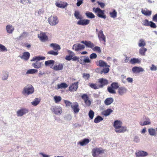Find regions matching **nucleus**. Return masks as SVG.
<instances>
[{"instance_id": "473e14b6", "label": "nucleus", "mask_w": 157, "mask_h": 157, "mask_svg": "<svg viewBox=\"0 0 157 157\" xmlns=\"http://www.w3.org/2000/svg\"><path fill=\"white\" fill-rule=\"evenodd\" d=\"M147 49L144 47H143L139 50V54L142 56H144L145 55V52L147 51Z\"/></svg>"}, {"instance_id": "79ce46f5", "label": "nucleus", "mask_w": 157, "mask_h": 157, "mask_svg": "<svg viewBox=\"0 0 157 157\" xmlns=\"http://www.w3.org/2000/svg\"><path fill=\"white\" fill-rule=\"evenodd\" d=\"M54 61L53 60H49L45 62V64L46 66H50L51 65L53 66L54 65Z\"/></svg>"}, {"instance_id": "6e6d98bb", "label": "nucleus", "mask_w": 157, "mask_h": 157, "mask_svg": "<svg viewBox=\"0 0 157 157\" xmlns=\"http://www.w3.org/2000/svg\"><path fill=\"white\" fill-rule=\"evenodd\" d=\"M48 53L55 56H57L58 54V53L57 52L54 51L53 50H51L48 51Z\"/></svg>"}, {"instance_id": "4d7b16f0", "label": "nucleus", "mask_w": 157, "mask_h": 157, "mask_svg": "<svg viewBox=\"0 0 157 157\" xmlns=\"http://www.w3.org/2000/svg\"><path fill=\"white\" fill-rule=\"evenodd\" d=\"M143 25L145 26H149L150 21H149L148 20L146 19L144 20L143 21Z\"/></svg>"}, {"instance_id": "680f3d73", "label": "nucleus", "mask_w": 157, "mask_h": 157, "mask_svg": "<svg viewBox=\"0 0 157 157\" xmlns=\"http://www.w3.org/2000/svg\"><path fill=\"white\" fill-rule=\"evenodd\" d=\"M97 56L95 53H92L90 56V58L91 59H95L97 58Z\"/></svg>"}, {"instance_id": "a878e982", "label": "nucleus", "mask_w": 157, "mask_h": 157, "mask_svg": "<svg viewBox=\"0 0 157 157\" xmlns=\"http://www.w3.org/2000/svg\"><path fill=\"white\" fill-rule=\"evenodd\" d=\"M90 141V140L89 139L85 138L82 141L78 142V144H80L81 146H85L89 143Z\"/></svg>"}, {"instance_id": "5fc2aeb1", "label": "nucleus", "mask_w": 157, "mask_h": 157, "mask_svg": "<svg viewBox=\"0 0 157 157\" xmlns=\"http://www.w3.org/2000/svg\"><path fill=\"white\" fill-rule=\"evenodd\" d=\"M7 51V49L3 45L0 44V52H6Z\"/></svg>"}, {"instance_id": "aec40b11", "label": "nucleus", "mask_w": 157, "mask_h": 157, "mask_svg": "<svg viewBox=\"0 0 157 157\" xmlns=\"http://www.w3.org/2000/svg\"><path fill=\"white\" fill-rule=\"evenodd\" d=\"M55 4L57 7L63 8L66 7L68 5L67 3L66 2H61L60 3L56 2Z\"/></svg>"}, {"instance_id": "603ef678", "label": "nucleus", "mask_w": 157, "mask_h": 157, "mask_svg": "<svg viewBox=\"0 0 157 157\" xmlns=\"http://www.w3.org/2000/svg\"><path fill=\"white\" fill-rule=\"evenodd\" d=\"M94 112L92 110H90L88 113V115L90 119H92L94 116Z\"/></svg>"}, {"instance_id": "393cba45", "label": "nucleus", "mask_w": 157, "mask_h": 157, "mask_svg": "<svg viewBox=\"0 0 157 157\" xmlns=\"http://www.w3.org/2000/svg\"><path fill=\"white\" fill-rule=\"evenodd\" d=\"M30 54L28 52H24L23 55L20 56L21 58L24 60H28L30 57Z\"/></svg>"}, {"instance_id": "f03ea898", "label": "nucleus", "mask_w": 157, "mask_h": 157, "mask_svg": "<svg viewBox=\"0 0 157 157\" xmlns=\"http://www.w3.org/2000/svg\"><path fill=\"white\" fill-rule=\"evenodd\" d=\"M34 89L32 85L28 84L23 88L22 94L25 96H28L34 93Z\"/></svg>"}, {"instance_id": "4c0bfd02", "label": "nucleus", "mask_w": 157, "mask_h": 157, "mask_svg": "<svg viewBox=\"0 0 157 157\" xmlns=\"http://www.w3.org/2000/svg\"><path fill=\"white\" fill-rule=\"evenodd\" d=\"M68 87L67 85L65 83H62L57 85L58 89L62 88H66Z\"/></svg>"}, {"instance_id": "72a5a7b5", "label": "nucleus", "mask_w": 157, "mask_h": 157, "mask_svg": "<svg viewBox=\"0 0 157 157\" xmlns=\"http://www.w3.org/2000/svg\"><path fill=\"white\" fill-rule=\"evenodd\" d=\"M146 45V43L144 39H141L139 40L138 43V46L139 47H144Z\"/></svg>"}, {"instance_id": "c85d7f7f", "label": "nucleus", "mask_w": 157, "mask_h": 157, "mask_svg": "<svg viewBox=\"0 0 157 157\" xmlns=\"http://www.w3.org/2000/svg\"><path fill=\"white\" fill-rule=\"evenodd\" d=\"M141 60L138 59L133 58L131 59L130 63L132 64H134L135 63H141Z\"/></svg>"}, {"instance_id": "a19ab883", "label": "nucleus", "mask_w": 157, "mask_h": 157, "mask_svg": "<svg viewBox=\"0 0 157 157\" xmlns=\"http://www.w3.org/2000/svg\"><path fill=\"white\" fill-rule=\"evenodd\" d=\"M38 70L36 69H30L27 70L26 72V74H34L37 72Z\"/></svg>"}, {"instance_id": "7ed1b4c3", "label": "nucleus", "mask_w": 157, "mask_h": 157, "mask_svg": "<svg viewBox=\"0 0 157 157\" xmlns=\"http://www.w3.org/2000/svg\"><path fill=\"white\" fill-rule=\"evenodd\" d=\"M93 10L97 13V16L101 18L105 19L106 18V15H105L104 11L101 10L99 8H93Z\"/></svg>"}, {"instance_id": "de8ad7c7", "label": "nucleus", "mask_w": 157, "mask_h": 157, "mask_svg": "<svg viewBox=\"0 0 157 157\" xmlns=\"http://www.w3.org/2000/svg\"><path fill=\"white\" fill-rule=\"evenodd\" d=\"M89 84L90 87L94 89H98V88H100L99 87V86H97L95 84L89 83Z\"/></svg>"}, {"instance_id": "09e8293b", "label": "nucleus", "mask_w": 157, "mask_h": 157, "mask_svg": "<svg viewBox=\"0 0 157 157\" xmlns=\"http://www.w3.org/2000/svg\"><path fill=\"white\" fill-rule=\"evenodd\" d=\"M55 101L56 103H58L60 101L62 98L61 97L59 96H55L54 97Z\"/></svg>"}, {"instance_id": "f257e3e1", "label": "nucleus", "mask_w": 157, "mask_h": 157, "mask_svg": "<svg viewBox=\"0 0 157 157\" xmlns=\"http://www.w3.org/2000/svg\"><path fill=\"white\" fill-rule=\"evenodd\" d=\"M122 122L120 120L115 121L113 126L115 128V131L117 133H124L127 130V128L125 126H122Z\"/></svg>"}, {"instance_id": "c03bdc74", "label": "nucleus", "mask_w": 157, "mask_h": 157, "mask_svg": "<svg viewBox=\"0 0 157 157\" xmlns=\"http://www.w3.org/2000/svg\"><path fill=\"white\" fill-rule=\"evenodd\" d=\"M85 45L88 48H93L94 47V44L90 41H87L86 43L85 44Z\"/></svg>"}, {"instance_id": "864d4df0", "label": "nucleus", "mask_w": 157, "mask_h": 157, "mask_svg": "<svg viewBox=\"0 0 157 157\" xmlns=\"http://www.w3.org/2000/svg\"><path fill=\"white\" fill-rule=\"evenodd\" d=\"M108 91L111 94H114L116 93V91L112 87H109L107 88Z\"/></svg>"}, {"instance_id": "338daca9", "label": "nucleus", "mask_w": 157, "mask_h": 157, "mask_svg": "<svg viewBox=\"0 0 157 157\" xmlns=\"http://www.w3.org/2000/svg\"><path fill=\"white\" fill-rule=\"evenodd\" d=\"M150 69L152 71H156L157 70V67L154 64H152Z\"/></svg>"}, {"instance_id": "4468645a", "label": "nucleus", "mask_w": 157, "mask_h": 157, "mask_svg": "<svg viewBox=\"0 0 157 157\" xmlns=\"http://www.w3.org/2000/svg\"><path fill=\"white\" fill-rule=\"evenodd\" d=\"M136 157H143L148 155V153L146 151H137L135 153Z\"/></svg>"}, {"instance_id": "20e7f679", "label": "nucleus", "mask_w": 157, "mask_h": 157, "mask_svg": "<svg viewBox=\"0 0 157 157\" xmlns=\"http://www.w3.org/2000/svg\"><path fill=\"white\" fill-rule=\"evenodd\" d=\"M49 23L52 26H54L58 24L59 20L57 17L55 15L51 16L48 19Z\"/></svg>"}, {"instance_id": "f704fd0d", "label": "nucleus", "mask_w": 157, "mask_h": 157, "mask_svg": "<svg viewBox=\"0 0 157 157\" xmlns=\"http://www.w3.org/2000/svg\"><path fill=\"white\" fill-rule=\"evenodd\" d=\"M142 13L145 16H150L151 14V11L146 9L141 10Z\"/></svg>"}, {"instance_id": "2eb2a0df", "label": "nucleus", "mask_w": 157, "mask_h": 157, "mask_svg": "<svg viewBox=\"0 0 157 157\" xmlns=\"http://www.w3.org/2000/svg\"><path fill=\"white\" fill-rule=\"evenodd\" d=\"M96 64L97 66H99L100 67H109L110 66L108 65L107 63L104 61L102 60H99L97 61L96 62Z\"/></svg>"}, {"instance_id": "a18cd8bd", "label": "nucleus", "mask_w": 157, "mask_h": 157, "mask_svg": "<svg viewBox=\"0 0 157 157\" xmlns=\"http://www.w3.org/2000/svg\"><path fill=\"white\" fill-rule=\"evenodd\" d=\"M82 57L84 58L83 62L85 64L86 63H91V60L88 56H82Z\"/></svg>"}, {"instance_id": "39448f33", "label": "nucleus", "mask_w": 157, "mask_h": 157, "mask_svg": "<svg viewBox=\"0 0 157 157\" xmlns=\"http://www.w3.org/2000/svg\"><path fill=\"white\" fill-rule=\"evenodd\" d=\"M104 153V151L101 147H95L93 149L92 151V155L94 157H98L100 154Z\"/></svg>"}, {"instance_id": "774afa93", "label": "nucleus", "mask_w": 157, "mask_h": 157, "mask_svg": "<svg viewBox=\"0 0 157 157\" xmlns=\"http://www.w3.org/2000/svg\"><path fill=\"white\" fill-rule=\"evenodd\" d=\"M64 102L66 105L67 106H70V105L71 106V105H72L71 103L69 101L64 100Z\"/></svg>"}, {"instance_id": "dca6fc26", "label": "nucleus", "mask_w": 157, "mask_h": 157, "mask_svg": "<svg viewBox=\"0 0 157 157\" xmlns=\"http://www.w3.org/2000/svg\"><path fill=\"white\" fill-rule=\"evenodd\" d=\"M78 82H74L69 87V90L71 92L76 91L78 88Z\"/></svg>"}, {"instance_id": "ddd939ff", "label": "nucleus", "mask_w": 157, "mask_h": 157, "mask_svg": "<svg viewBox=\"0 0 157 157\" xmlns=\"http://www.w3.org/2000/svg\"><path fill=\"white\" fill-rule=\"evenodd\" d=\"M90 23V21L87 19H80L77 22V24L82 25H86Z\"/></svg>"}, {"instance_id": "8fccbe9b", "label": "nucleus", "mask_w": 157, "mask_h": 157, "mask_svg": "<svg viewBox=\"0 0 157 157\" xmlns=\"http://www.w3.org/2000/svg\"><path fill=\"white\" fill-rule=\"evenodd\" d=\"M111 86L113 88L115 89H118L119 88V86L118 83L117 82H113L111 84Z\"/></svg>"}, {"instance_id": "423d86ee", "label": "nucleus", "mask_w": 157, "mask_h": 157, "mask_svg": "<svg viewBox=\"0 0 157 157\" xmlns=\"http://www.w3.org/2000/svg\"><path fill=\"white\" fill-rule=\"evenodd\" d=\"M97 35L100 42L105 45L106 42V37L104 34L103 31L101 30H99Z\"/></svg>"}, {"instance_id": "b1692460", "label": "nucleus", "mask_w": 157, "mask_h": 157, "mask_svg": "<svg viewBox=\"0 0 157 157\" xmlns=\"http://www.w3.org/2000/svg\"><path fill=\"white\" fill-rule=\"evenodd\" d=\"M113 110L111 109H108L102 111L101 113V115L105 116H109L112 112Z\"/></svg>"}, {"instance_id": "69168bd1", "label": "nucleus", "mask_w": 157, "mask_h": 157, "mask_svg": "<svg viewBox=\"0 0 157 157\" xmlns=\"http://www.w3.org/2000/svg\"><path fill=\"white\" fill-rule=\"evenodd\" d=\"M133 141L136 143H138L140 141V139L138 136H135L133 140Z\"/></svg>"}, {"instance_id": "c756f323", "label": "nucleus", "mask_w": 157, "mask_h": 157, "mask_svg": "<svg viewBox=\"0 0 157 157\" xmlns=\"http://www.w3.org/2000/svg\"><path fill=\"white\" fill-rule=\"evenodd\" d=\"M114 101V100L112 98H109L105 99L104 101V103L106 105H109L112 103Z\"/></svg>"}, {"instance_id": "a211bd4d", "label": "nucleus", "mask_w": 157, "mask_h": 157, "mask_svg": "<svg viewBox=\"0 0 157 157\" xmlns=\"http://www.w3.org/2000/svg\"><path fill=\"white\" fill-rule=\"evenodd\" d=\"M132 71L135 73H138L144 71V69L140 67L135 66L132 68Z\"/></svg>"}, {"instance_id": "e433bc0d", "label": "nucleus", "mask_w": 157, "mask_h": 157, "mask_svg": "<svg viewBox=\"0 0 157 157\" xmlns=\"http://www.w3.org/2000/svg\"><path fill=\"white\" fill-rule=\"evenodd\" d=\"M45 59V57L43 56H36L34 57L33 58V59L31 60V61H33L35 60H37V61H39L40 60H44Z\"/></svg>"}, {"instance_id": "58836bf2", "label": "nucleus", "mask_w": 157, "mask_h": 157, "mask_svg": "<svg viewBox=\"0 0 157 157\" xmlns=\"http://www.w3.org/2000/svg\"><path fill=\"white\" fill-rule=\"evenodd\" d=\"M86 17L89 18H94L95 17V15L92 12L87 11L85 13Z\"/></svg>"}, {"instance_id": "5701e85b", "label": "nucleus", "mask_w": 157, "mask_h": 157, "mask_svg": "<svg viewBox=\"0 0 157 157\" xmlns=\"http://www.w3.org/2000/svg\"><path fill=\"white\" fill-rule=\"evenodd\" d=\"M50 46L52 47L53 49L55 51L58 52V51L60 50L61 48L60 46L57 44L52 43L50 45Z\"/></svg>"}, {"instance_id": "4be33fe9", "label": "nucleus", "mask_w": 157, "mask_h": 157, "mask_svg": "<svg viewBox=\"0 0 157 157\" xmlns=\"http://www.w3.org/2000/svg\"><path fill=\"white\" fill-rule=\"evenodd\" d=\"M6 29L7 33L11 34L14 31V29L12 25H8L6 27Z\"/></svg>"}, {"instance_id": "9d476101", "label": "nucleus", "mask_w": 157, "mask_h": 157, "mask_svg": "<svg viewBox=\"0 0 157 157\" xmlns=\"http://www.w3.org/2000/svg\"><path fill=\"white\" fill-rule=\"evenodd\" d=\"M71 107L75 113H77L79 112L80 109L78 104L77 102L73 103L71 105Z\"/></svg>"}, {"instance_id": "bb28decb", "label": "nucleus", "mask_w": 157, "mask_h": 157, "mask_svg": "<svg viewBox=\"0 0 157 157\" xmlns=\"http://www.w3.org/2000/svg\"><path fill=\"white\" fill-rule=\"evenodd\" d=\"M40 39L43 41L46 40H48V38L45 33H40L38 36Z\"/></svg>"}, {"instance_id": "0eeeda50", "label": "nucleus", "mask_w": 157, "mask_h": 157, "mask_svg": "<svg viewBox=\"0 0 157 157\" xmlns=\"http://www.w3.org/2000/svg\"><path fill=\"white\" fill-rule=\"evenodd\" d=\"M85 46L84 45L77 43L73 45L72 49L76 52H78L84 49Z\"/></svg>"}, {"instance_id": "e2e57ef3", "label": "nucleus", "mask_w": 157, "mask_h": 157, "mask_svg": "<svg viewBox=\"0 0 157 157\" xmlns=\"http://www.w3.org/2000/svg\"><path fill=\"white\" fill-rule=\"evenodd\" d=\"M149 23V26H150L151 28H156V25L153 22L150 21Z\"/></svg>"}, {"instance_id": "3c124183", "label": "nucleus", "mask_w": 157, "mask_h": 157, "mask_svg": "<svg viewBox=\"0 0 157 157\" xmlns=\"http://www.w3.org/2000/svg\"><path fill=\"white\" fill-rule=\"evenodd\" d=\"M92 50L94 51H96L99 53H101V48L100 47L98 46H95L94 47L92 48Z\"/></svg>"}, {"instance_id": "052dcab7", "label": "nucleus", "mask_w": 157, "mask_h": 157, "mask_svg": "<svg viewBox=\"0 0 157 157\" xmlns=\"http://www.w3.org/2000/svg\"><path fill=\"white\" fill-rule=\"evenodd\" d=\"M82 98L84 100V102L89 99V98L88 96H87V95L86 94H83L82 96Z\"/></svg>"}, {"instance_id": "412c9836", "label": "nucleus", "mask_w": 157, "mask_h": 157, "mask_svg": "<svg viewBox=\"0 0 157 157\" xmlns=\"http://www.w3.org/2000/svg\"><path fill=\"white\" fill-rule=\"evenodd\" d=\"M63 67V64L59 63L57 65H55L53 69L56 71H58L62 70Z\"/></svg>"}, {"instance_id": "ea45409f", "label": "nucleus", "mask_w": 157, "mask_h": 157, "mask_svg": "<svg viewBox=\"0 0 157 157\" xmlns=\"http://www.w3.org/2000/svg\"><path fill=\"white\" fill-rule=\"evenodd\" d=\"M40 99L38 98H35L33 101L31 102V103L32 105L33 106H36L37 105L40 103Z\"/></svg>"}, {"instance_id": "1a4fd4ad", "label": "nucleus", "mask_w": 157, "mask_h": 157, "mask_svg": "<svg viewBox=\"0 0 157 157\" xmlns=\"http://www.w3.org/2000/svg\"><path fill=\"white\" fill-rule=\"evenodd\" d=\"M144 121H140L139 122L141 126H145L151 124V121L149 118L147 117H144Z\"/></svg>"}, {"instance_id": "f8f14e48", "label": "nucleus", "mask_w": 157, "mask_h": 157, "mask_svg": "<svg viewBox=\"0 0 157 157\" xmlns=\"http://www.w3.org/2000/svg\"><path fill=\"white\" fill-rule=\"evenodd\" d=\"M98 82L100 83L99 86L100 88L103 87L104 86L106 85L109 83L107 79L103 78L99 79Z\"/></svg>"}, {"instance_id": "37998d69", "label": "nucleus", "mask_w": 157, "mask_h": 157, "mask_svg": "<svg viewBox=\"0 0 157 157\" xmlns=\"http://www.w3.org/2000/svg\"><path fill=\"white\" fill-rule=\"evenodd\" d=\"M103 118L99 116H98L94 119V122L96 123H98L102 121Z\"/></svg>"}, {"instance_id": "9b49d317", "label": "nucleus", "mask_w": 157, "mask_h": 157, "mask_svg": "<svg viewBox=\"0 0 157 157\" xmlns=\"http://www.w3.org/2000/svg\"><path fill=\"white\" fill-rule=\"evenodd\" d=\"M28 110L26 109H21L19 110L17 112L18 117H21L23 115L27 113Z\"/></svg>"}, {"instance_id": "f3484780", "label": "nucleus", "mask_w": 157, "mask_h": 157, "mask_svg": "<svg viewBox=\"0 0 157 157\" xmlns=\"http://www.w3.org/2000/svg\"><path fill=\"white\" fill-rule=\"evenodd\" d=\"M127 91V90L124 87H121L118 88V93L121 96H122L125 94Z\"/></svg>"}, {"instance_id": "7c9ffc66", "label": "nucleus", "mask_w": 157, "mask_h": 157, "mask_svg": "<svg viewBox=\"0 0 157 157\" xmlns=\"http://www.w3.org/2000/svg\"><path fill=\"white\" fill-rule=\"evenodd\" d=\"M8 77V72L5 71L2 72V76L1 77L2 79V80H6L7 79Z\"/></svg>"}, {"instance_id": "6ab92c4d", "label": "nucleus", "mask_w": 157, "mask_h": 157, "mask_svg": "<svg viewBox=\"0 0 157 157\" xmlns=\"http://www.w3.org/2000/svg\"><path fill=\"white\" fill-rule=\"evenodd\" d=\"M43 63L38 61H36L35 63H33L32 65L36 69L41 68L43 66Z\"/></svg>"}, {"instance_id": "2f4dec72", "label": "nucleus", "mask_w": 157, "mask_h": 157, "mask_svg": "<svg viewBox=\"0 0 157 157\" xmlns=\"http://www.w3.org/2000/svg\"><path fill=\"white\" fill-rule=\"evenodd\" d=\"M29 35V33L28 32H24L17 38V39L19 40L22 38H25L28 36Z\"/></svg>"}, {"instance_id": "cd10ccee", "label": "nucleus", "mask_w": 157, "mask_h": 157, "mask_svg": "<svg viewBox=\"0 0 157 157\" xmlns=\"http://www.w3.org/2000/svg\"><path fill=\"white\" fill-rule=\"evenodd\" d=\"M148 130V133L151 136H155L156 134L157 135L156 132V129H155L153 128H150Z\"/></svg>"}, {"instance_id": "6e6552de", "label": "nucleus", "mask_w": 157, "mask_h": 157, "mask_svg": "<svg viewBox=\"0 0 157 157\" xmlns=\"http://www.w3.org/2000/svg\"><path fill=\"white\" fill-rule=\"evenodd\" d=\"M51 110L55 114L57 115H60L62 112L61 108L59 106H52Z\"/></svg>"}, {"instance_id": "13d9d810", "label": "nucleus", "mask_w": 157, "mask_h": 157, "mask_svg": "<svg viewBox=\"0 0 157 157\" xmlns=\"http://www.w3.org/2000/svg\"><path fill=\"white\" fill-rule=\"evenodd\" d=\"M109 67H107V68L103 69L102 71H101L100 73L101 74H102L103 73L105 74L109 72Z\"/></svg>"}, {"instance_id": "bf43d9fd", "label": "nucleus", "mask_w": 157, "mask_h": 157, "mask_svg": "<svg viewBox=\"0 0 157 157\" xmlns=\"http://www.w3.org/2000/svg\"><path fill=\"white\" fill-rule=\"evenodd\" d=\"M67 52L69 55H70L71 58L72 59L75 56V53L69 50H67Z\"/></svg>"}, {"instance_id": "49530a36", "label": "nucleus", "mask_w": 157, "mask_h": 157, "mask_svg": "<svg viewBox=\"0 0 157 157\" xmlns=\"http://www.w3.org/2000/svg\"><path fill=\"white\" fill-rule=\"evenodd\" d=\"M109 14L111 17L114 18L117 16V12L115 10H113L112 12L109 13Z\"/></svg>"}, {"instance_id": "c9c22d12", "label": "nucleus", "mask_w": 157, "mask_h": 157, "mask_svg": "<svg viewBox=\"0 0 157 157\" xmlns=\"http://www.w3.org/2000/svg\"><path fill=\"white\" fill-rule=\"evenodd\" d=\"M74 15L76 18L77 19H80L82 18V16L80 14V12L78 11H75L74 13Z\"/></svg>"}, {"instance_id": "0e129e2a", "label": "nucleus", "mask_w": 157, "mask_h": 157, "mask_svg": "<svg viewBox=\"0 0 157 157\" xmlns=\"http://www.w3.org/2000/svg\"><path fill=\"white\" fill-rule=\"evenodd\" d=\"M90 77V75L89 74L83 73V77L85 79H88Z\"/></svg>"}]
</instances>
